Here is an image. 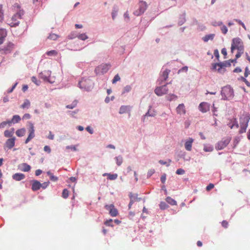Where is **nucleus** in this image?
<instances>
[{"mask_svg": "<svg viewBox=\"0 0 250 250\" xmlns=\"http://www.w3.org/2000/svg\"><path fill=\"white\" fill-rule=\"evenodd\" d=\"M13 9L16 13L6 21L7 24L11 27H16L19 25V20L21 19L24 14V11L21 9V6L18 3H15L13 5Z\"/></svg>", "mask_w": 250, "mask_h": 250, "instance_id": "nucleus-1", "label": "nucleus"}, {"mask_svg": "<svg viewBox=\"0 0 250 250\" xmlns=\"http://www.w3.org/2000/svg\"><path fill=\"white\" fill-rule=\"evenodd\" d=\"M221 95L224 100H230L234 97L233 90L229 86H225L222 89Z\"/></svg>", "mask_w": 250, "mask_h": 250, "instance_id": "nucleus-2", "label": "nucleus"}, {"mask_svg": "<svg viewBox=\"0 0 250 250\" xmlns=\"http://www.w3.org/2000/svg\"><path fill=\"white\" fill-rule=\"evenodd\" d=\"M235 49L240 51H242V49H244L243 42L241 39L239 38H234L232 40L231 52L233 53Z\"/></svg>", "mask_w": 250, "mask_h": 250, "instance_id": "nucleus-3", "label": "nucleus"}, {"mask_svg": "<svg viewBox=\"0 0 250 250\" xmlns=\"http://www.w3.org/2000/svg\"><path fill=\"white\" fill-rule=\"evenodd\" d=\"M138 4L139 8L133 12L134 15L136 16H139L143 14L147 7L146 2L144 1H140Z\"/></svg>", "mask_w": 250, "mask_h": 250, "instance_id": "nucleus-4", "label": "nucleus"}, {"mask_svg": "<svg viewBox=\"0 0 250 250\" xmlns=\"http://www.w3.org/2000/svg\"><path fill=\"white\" fill-rule=\"evenodd\" d=\"M14 45L11 42H8L6 45L2 48H0V53L1 54H7L11 52L14 48Z\"/></svg>", "mask_w": 250, "mask_h": 250, "instance_id": "nucleus-5", "label": "nucleus"}, {"mask_svg": "<svg viewBox=\"0 0 250 250\" xmlns=\"http://www.w3.org/2000/svg\"><path fill=\"white\" fill-rule=\"evenodd\" d=\"M240 120H242L243 122H240V129L239 133L240 134L246 132V129L248 127V123L249 120L248 117H244L243 118H240Z\"/></svg>", "mask_w": 250, "mask_h": 250, "instance_id": "nucleus-6", "label": "nucleus"}, {"mask_svg": "<svg viewBox=\"0 0 250 250\" xmlns=\"http://www.w3.org/2000/svg\"><path fill=\"white\" fill-rule=\"evenodd\" d=\"M230 139L229 138H227L223 139L221 141L218 142L215 146V148L217 150H221L226 147L228 145L229 143Z\"/></svg>", "mask_w": 250, "mask_h": 250, "instance_id": "nucleus-7", "label": "nucleus"}, {"mask_svg": "<svg viewBox=\"0 0 250 250\" xmlns=\"http://www.w3.org/2000/svg\"><path fill=\"white\" fill-rule=\"evenodd\" d=\"M105 208L108 210L110 216L112 217L117 216L118 214V211L113 204L106 205L105 206Z\"/></svg>", "mask_w": 250, "mask_h": 250, "instance_id": "nucleus-8", "label": "nucleus"}, {"mask_svg": "<svg viewBox=\"0 0 250 250\" xmlns=\"http://www.w3.org/2000/svg\"><path fill=\"white\" fill-rule=\"evenodd\" d=\"M29 135L27 139L25 141V144H27L31 140L35 137V129L34 125L32 123H29V129L28 130Z\"/></svg>", "mask_w": 250, "mask_h": 250, "instance_id": "nucleus-9", "label": "nucleus"}, {"mask_svg": "<svg viewBox=\"0 0 250 250\" xmlns=\"http://www.w3.org/2000/svg\"><path fill=\"white\" fill-rule=\"evenodd\" d=\"M111 65L109 64H102L98 66L96 69V72H101L102 74L106 73L110 68Z\"/></svg>", "mask_w": 250, "mask_h": 250, "instance_id": "nucleus-10", "label": "nucleus"}, {"mask_svg": "<svg viewBox=\"0 0 250 250\" xmlns=\"http://www.w3.org/2000/svg\"><path fill=\"white\" fill-rule=\"evenodd\" d=\"M167 92L168 89L167 88L166 85L157 87L155 89V94L159 96L166 94Z\"/></svg>", "mask_w": 250, "mask_h": 250, "instance_id": "nucleus-11", "label": "nucleus"}, {"mask_svg": "<svg viewBox=\"0 0 250 250\" xmlns=\"http://www.w3.org/2000/svg\"><path fill=\"white\" fill-rule=\"evenodd\" d=\"M90 82L89 80L87 81L86 79H82L79 83V85L81 88L85 89L86 90H89L91 86H87L86 84Z\"/></svg>", "mask_w": 250, "mask_h": 250, "instance_id": "nucleus-12", "label": "nucleus"}, {"mask_svg": "<svg viewBox=\"0 0 250 250\" xmlns=\"http://www.w3.org/2000/svg\"><path fill=\"white\" fill-rule=\"evenodd\" d=\"M199 108L201 112L205 113L209 110V105L207 103L202 102L199 104Z\"/></svg>", "mask_w": 250, "mask_h": 250, "instance_id": "nucleus-13", "label": "nucleus"}, {"mask_svg": "<svg viewBox=\"0 0 250 250\" xmlns=\"http://www.w3.org/2000/svg\"><path fill=\"white\" fill-rule=\"evenodd\" d=\"M16 138L15 137L8 139L5 142L6 147L9 149H11L15 146Z\"/></svg>", "mask_w": 250, "mask_h": 250, "instance_id": "nucleus-14", "label": "nucleus"}, {"mask_svg": "<svg viewBox=\"0 0 250 250\" xmlns=\"http://www.w3.org/2000/svg\"><path fill=\"white\" fill-rule=\"evenodd\" d=\"M176 110L177 113L180 115H184L186 113L185 106L183 104H179Z\"/></svg>", "mask_w": 250, "mask_h": 250, "instance_id": "nucleus-15", "label": "nucleus"}, {"mask_svg": "<svg viewBox=\"0 0 250 250\" xmlns=\"http://www.w3.org/2000/svg\"><path fill=\"white\" fill-rule=\"evenodd\" d=\"M19 169L23 172H28L31 169V167L30 165L26 163H22L19 165Z\"/></svg>", "mask_w": 250, "mask_h": 250, "instance_id": "nucleus-16", "label": "nucleus"}, {"mask_svg": "<svg viewBox=\"0 0 250 250\" xmlns=\"http://www.w3.org/2000/svg\"><path fill=\"white\" fill-rule=\"evenodd\" d=\"M194 140L191 138H189L185 143V149L188 151H191L192 145Z\"/></svg>", "mask_w": 250, "mask_h": 250, "instance_id": "nucleus-17", "label": "nucleus"}, {"mask_svg": "<svg viewBox=\"0 0 250 250\" xmlns=\"http://www.w3.org/2000/svg\"><path fill=\"white\" fill-rule=\"evenodd\" d=\"M41 188V184L37 180L32 181V189L33 191H37Z\"/></svg>", "mask_w": 250, "mask_h": 250, "instance_id": "nucleus-18", "label": "nucleus"}, {"mask_svg": "<svg viewBox=\"0 0 250 250\" xmlns=\"http://www.w3.org/2000/svg\"><path fill=\"white\" fill-rule=\"evenodd\" d=\"M25 177V175L21 173H15L12 176L13 179L17 181L22 180L24 179Z\"/></svg>", "mask_w": 250, "mask_h": 250, "instance_id": "nucleus-19", "label": "nucleus"}, {"mask_svg": "<svg viewBox=\"0 0 250 250\" xmlns=\"http://www.w3.org/2000/svg\"><path fill=\"white\" fill-rule=\"evenodd\" d=\"M225 66V65H224L223 63H214L212 64V69L213 70H217L219 72H221L222 67Z\"/></svg>", "mask_w": 250, "mask_h": 250, "instance_id": "nucleus-20", "label": "nucleus"}, {"mask_svg": "<svg viewBox=\"0 0 250 250\" xmlns=\"http://www.w3.org/2000/svg\"><path fill=\"white\" fill-rule=\"evenodd\" d=\"M14 133V128H11L10 130H6L4 132V135L5 137L10 138L13 137V134Z\"/></svg>", "mask_w": 250, "mask_h": 250, "instance_id": "nucleus-21", "label": "nucleus"}, {"mask_svg": "<svg viewBox=\"0 0 250 250\" xmlns=\"http://www.w3.org/2000/svg\"><path fill=\"white\" fill-rule=\"evenodd\" d=\"M7 35V32L5 29L3 28L0 29V44L3 43V40Z\"/></svg>", "mask_w": 250, "mask_h": 250, "instance_id": "nucleus-22", "label": "nucleus"}, {"mask_svg": "<svg viewBox=\"0 0 250 250\" xmlns=\"http://www.w3.org/2000/svg\"><path fill=\"white\" fill-rule=\"evenodd\" d=\"M25 133L26 130L24 128L19 129L16 131V135L20 137L23 136L25 134Z\"/></svg>", "mask_w": 250, "mask_h": 250, "instance_id": "nucleus-23", "label": "nucleus"}, {"mask_svg": "<svg viewBox=\"0 0 250 250\" xmlns=\"http://www.w3.org/2000/svg\"><path fill=\"white\" fill-rule=\"evenodd\" d=\"M130 107L129 106L123 105L120 108L119 113L124 114L129 111Z\"/></svg>", "mask_w": 250, "mask_h": 250, "instance_id": "nucleus-24", "label": "nucleus"}, {"mask_svg": "<svg viewBox=\"0 0 250 250\" xmlns=\"http://www.w3.org/2000/svg\"><path fill=\"white\" fill-rule=\"evenodd\" d=\"M21 120V118L19 115H14L11 119L10 120L11 124L12 123L16 124L19 123Z\"/></svg>", "mask_w": 250, "mask_h": 250, "instance_id": "nucleus-25", "label": "nucleus"}, {"mask_svg": "<svg viewBox=\"0 0 250 250\" xmlns=\"http://www.w3.org/2000/svg\"><path fill=\"white\" fill-rule=\"evenodd\" d=\"M107 176V179L110 180H114L117 178L118 175L117 174L104 173L103 176Z\"/></svg>", "mask_w": 250, "mask_h": 250, "instance_id": "nucleus-26", "label": "nucleus"}, {"mask_svg": "<svg viewBox=\"0 0 250 250\" xmlns=\"http://www.w3.org/2000/svg\"><path fill=\"white\" fill-rule=\"evenodd\" d=\"M214 36L215 35L213 34L207 35L203 38V40L205 42H207L209 40H212Z\"/></svg>", "mask_w": 250, "mask_h": 250, "instance_id": "nucleus-27", "label": "nucleus"}, {"mask_svg": "<svg viewBox=\"0 0 250 250\" xmlns=\"http://www.w3.org/2000/svg\"><path fill=\"white\" fill-rule=\"evenodd\" d=\"M30 106V101L26 99L24 100V103L21 105V107L22 109L28 108Z\"/></svg>", "mask_w": 250, "mask_h": 250, "instance_id": "nucleus-28", "label": "nucleus"}, {"mask_svg": "<svg viewBox=\"0 0 250 250\" xmlns=\"http://www.w3.org/2000/svg\"><path fill=\"white\" fill-rule=\"evenodd\" d=\"M170 70L169 69H166L163 72L162 78L164 81H166L168 77V75Z\"/></svg>", "mask_w": 250, "mask_h": 250, "instance_id": "nucleus-29", "label": "nucleus"}, {"mask_svg": "<svg viewBox=\"0 0 250 250\" xmlns=\"http://www.w3.org/2000/svg\"><path fill=\"white\" fill-rule=\"evenodd\" d=\"M213 150V147L211 146H208L207 145H204V150L205 152H211Z\"/></svg>", "mask_w": 250, "mask_h": 250, "instance_id": "nucleus-30", "label": "nucleus"}, {"mask_svg": "<svg viewBox=\"0 0 250 250\" xmlns=\"http://www.w3.org/2000/svg\"><path fill=\"white\" fill-rule=\"evenodd\" d=\"M47 174L49 176L50 180L54 182L57 181L58 180V177L55 176L50 171H48Z\"/></svg>", "mask_w": 250, "mask_h": 250, "instance_id": "nucleus-31", "label": "nucleus"}, {"mask_svg": "<svg viewBox=\"0 0 250 250\" xmlns=\"http://www.w3.org/2000/svg\"><path fill=\"white\" fill-rule=\"evenodd\" d=\"M166 201L171 205H176V201L171 198L170 197H167L166 198Z\"/></svg>", "mask_w": 250, "mask_h": 250, "instance_id": "nucleus-32", "label": "nucleus"}, {"mask_svg": "<svg viewBox=\"0 0 250 250\" xmlns=\"http://www.w3.org/2000/svg\"><path fill=\"white\" fill-rule=\"evenodd\" d=\"M116 164L118 166H120L123 163V157L121 156H117L115 158Z\"/></svg>", "mask_w": 250, "mask_h": 250, "instance_id": "nucleus-33", "label": "nucleus"}, {"mask_svg": "<svg viewBox=\"0 0 250 250\" xmlns=\"http://www.w3.org/2000/svg\"><path fill=\"white\" fill-rule=\"evenodd\" d=\"M77 37L79 39H80L83 41H84V40H86L87 39H88L87 36L84 33L79 34L77 36Z\"/></svg>", "mask_w": 250, "mask_h": 250, "instance_id": "nucleus-34", "label": "nucleus"}, {"mask_svg": "<svg viewBox=\"0 0 250 250\" xmlns=\"http://www.w3.org/2000/svg\"><path fill=\"white\" fill-rule=\"evenodd\" d=\"M58 38L59 36L54 33L50 34L49 36L48 37V39L54 41L56 40Z\"/></svg>", "mask_w": 250, "mask_h": 250, "instance_id": "nucleus-35", "label": "nucleus"}, {"mask_svg": "<svg viewBox=\"0 0 250 250\" xmlns=\"http://www.w3.org/2000/svg\"><path fill=\"white\" fill-rule=\"evenodd\" d=\"M3 6L2 4H0V21L1 22H2L4 19V15H3Z\"/></svg>", "mask_w": 250, "mask_h": 250, "instance_id": "nucleus-36", "label": "nucleus"}, {"mask_svg": "<svg viewBox=\"0 0 250 250\" xmlns=\"http://www.w3.org/2000/svg\"><path fill=\"white\" fill-rule=\"evenodd\" d=\"M7 125H10L11 123L10 122V120L7 121H4V122H2V123H1L0 124V128H3L5 127V126Z\"/></svg>", "mask_w": 250, "mask_h": 250, "instance_id": "nucleus-37", "label": "nucleus"}, {"mask_svg": "<svg viewBox=\"0 0 250 250\" xmlns=\"http://www.w3.org/2000/svg\"><path fill=\"white\" fill-rule=\"evenodd\" d=\"M58 54V52L56 50H51L46 52V55L48 56H56Z\"/></svg>", "mask_w": 250, "mask_h": 250, "instance_id": "nucleus-38", "label": "nucleus"}, {"mask_svg": "<svg viewBox=\"0 0 250 250\" xmlns=\"http://www.w3.org/2000/svg\"><path fill=\"white\" fill-rule=\"evenodd\" d=\"M69 195L68 190L67 189H64L62 191V196L63 198H67Z\"/></svg>", "mask_w": 250, "mask_h": 250, "instance_id": "nucleus-39", "label": "nucleus"}, {"mask_svg": "<svg viewBox=\"0 0 250 250\" xmlns=\"http://www.w3.org/2000/svg\"><path fill=\"white\" fill-rule=\"evenodd\" d=\"M77 102L76 101H74L71 104L67 105L66 107L69 109H73L77 105Z\"/></svg>", "mask_w": 250, "mask_h": 250, "instance_id": "nucleus-40", "label": "nucleus"}, {"mask_svg": "<svg viewBox=\"0 0 250 250\" xmlns=\"http://www.w3.org/2000/svg\"><path fill=\"white\" fill-rule=\"evenodd\" d=\"M160 208L162 209H165L166 208H167L168 206L164 202H161L160 204Z\"/></svg>", "mask_w": 250, "mask_h": 250, "instance_id": "nucleus-41", "label": "nucleus"}, {"mask_svg": "<svg viewBox=\"0 0 250 250\" xmlns=\"http://www.w3.org/2000/svg\"><path fill=\"white\" fill-rule=\"evenodd\" d=\"M113 220L111 219L109 220H107L104 222V224L107 226L113 227V225L112 224Z\"/></svg>", "mask_w": 250, "mask_h": 250, "instance_id": "nucleus-42", "label": "nucleus"}, {"mask_svg": "<svg viewBox=\"0 0 250 250\" xmlns=\"http://www.w3.org/2000/svg\"><path fill=\"white\" fill-rule=\"evenodd\" d=\"M229 127H230V128H232L234 126H236V127L237 128H238V126H239V125H238V123H237V121L236 120V119L234 120V121H233V123H232V125L229 124Z\"/></svg>", "mask_w": 250, "mask_h": 250, "instance_id": "nucleus-43", "label": "nucleus"}, {"mask_svg": "<svg viewBox=\"0 0 250 250\" xmlns=\"http://www.w3.org/2000/svg\"><path fill=\"white\" fill-rule=\"evenodd\" d=\"M120 80V77L118 74H117L115 76L113 79L112 80V83H115L117 81H119Z\"/></svg>", "mask_w": 250, "mask_h": 250, "instance_id": "nucleus-44", "label": "nucleus"}, {"mask_svg": "<svg viewBox=\"0 0 250 250\" xmlns=\"http://www.w3.org/2000/svg\"><path fill=\"white\" fill-rule=\"evenodd\" d=\"M234 21H236L237 22H238L240 25H242V26L243 27V28L245 30H246V26L242 21H241L240 20H238V19H234Z\"/></svg>", "mask_w": 250, "mask_h": 250, "instance_id": "nucleus-45", "label": "nucleus"}, {"mask_svg": "<svg viewBox=\"0 0 250 250\" xmlns=\"http://www.w3.org/2000/svg\"><path fill=\"white\" fill-rule=\"evenodd\" d=\"M221 30L222 32L224 34H227V33L228 32V28L225 25L222 26L221 28Z\"/></svg>", "mask_w": 250, "mask_h": 250, "instance_id": "nucleus-46", "label": "nucleus"}, {"mask_svg": "<svg viewBox=\"0 0 250 250\" xmlns=\"http://www.w3.org/2000/svg\"><path fill=\"white\" fill-rule=\"evenodd\" d=\"M185 171L183 169L179 168L176 170V173L178 175H182L184 174L185 173Z\"/></svg>", "mask_w": 250, "mask_h": 250, "instance_id": "nucleus-47", "label": "nucleus"}, {"mask_svg": "<svg viewBox=\"0 0 250 250\" xmlns=\"http://www.w3.org/2000/svg\"><path fill=\"white\" fill-rule=\"evenodd\" d=\"M49 184V182H44L42 184H41V188H42L43 189H45L48 186Z\"/></svg>", "mask_w": 250, "mask_h": 250, "instance_id": "nucleus-48", "label": "nucleus"}, {"mask_svg": "<svg viewBox=\"0 0 250 250\" xmlns=\"http://www.w3.org/2000/svg\"><path fill=\"white\" fill-rule=\"evenodd\" d=\"M214 187V185L213 184L210 183L206 187V190L208 191L213 188Z\"/></svg>", "mask_w": 250, "mask_h": 250, "instance_id": "nucleus-49", "label": "nucleus"}, {"mask_svg": "<svg viewBox=\"0 0 250 250\" xmlns=\"http://www.w3.org/2000/svg\"><path fill=\"white\" fill-rule=\"evenodd\" d=\"M188 66L183 67L181 69L179 70L178 73L179 74V73L182 72L183 71L187 72L188 71Z\"/></svg>", "mask_w": 250, "mask_h": 250, "instance_id": "nucleus-50", "label": "nucleus"}, {"mask_svg": "<svg viewBox=\"0 0 250 250\" xmlns=\"http://www.w3.org/2000/svg\"><path fill=\"white\" fill-rule=\"evenodd\" d=\"M229 225V223L226 220H224L222 222V226L225 228H227Z\"/></svg>", "mask_w": 250, "mask_h": 250, "instance_id": "nucleus-51", "label": "nucleus"}, {"mask_svg": "<svg viewBox=\"0 0 250 250\" xmlns=\"http://www.w3.org/2000/svg\"><path fill=\"white\" fill-rule=\"evenodd\" d=\"M176 98H177V96L174 94L169 95L167 97V99L169 101H171L172 100Z\"/></svg>", "mask_w": 250, "mask_h": 250, "instance_id": "nucleus-52", "label": "nucleus"}, {"mask_svg": "<svg viewBox=\"0 0 250 250\" xmlns=\"http://www.w3.org/2000/svg\"><path fill=\"white\" fill-rule=\"evenodd\" d=\"M244 49H242V51H238V52H237V53L236 54V55L235 56H236V59H238L239 57H240L241 55L244 53Z\"/></svg>", "mask_w": 250, "mask_h": 250, "instance_id": "nucleus-53", "label": "nucleus"}, {"mask_svg": "<svg viewBox=\"0 0 250 250\" xmlns=\"http://www.w3.org/2000/svg\"><path fill=\"white\" fill-rule=\"evenodd\" d=\"M250 74V71L249 70V68L248 67H246L245 68L244 75L245 77H247Z\"/></svg>", "mask_w": 250, "mask_h": 250, "instance_id": "nucleus-54", "label": "nucleus"}, {"mask_svg": "<svg viewBox=\"0 0 250 250\" xmlns=\"http://www.w3.org/2000/svg\"><path fill=\"white\" fill-rule=\"evenodd\" d=\"M30 118H31V115L28 113H26V114H24V115L23 116L22 119L26 120V119H29Z\"/></svg>", "mask_w": 250, "mask_h": 250, "instance_id": "nucleus-55", "label": "nucleus"}, {"mask_svg": "<svg viewBox=\"0 0 250 250\" xmlns=\"http://www.w3.org/2000/svg\"><path fill=\"white\" fill-rule=\"evenodd\" d=\"M43 149L45 151L48 152V153H50L51 152V148L50 147L48 146H44Z\"/></svg>", "mask_w": 250, "mask_h": 250, "instance_id": "nucleus-56", "label": "nucleus"}, {"mask_svg": "<svg viewBox=\"0 0 250 250\" xmlns=\"http://www.w3.org/2000/svg\"><path fill=\"white\" fill-rule=\"evenodd\" d=\"M131 90V87L129 85H127L124 87V93L128 92Z\"/></svg>", "mask_w": 250, "mask_h": 250, "instance_id": "nucleus-57", "label": "nucleus"}, {"mask_svg": "<svg viewBox=\"0 0 250 250\" xmlns=\"http://www.w3.org/2000/svg\"><path fill=\"white\" fill-rule=\"evenodd\" d=\"M161 181L162 183L164 184L166 181V175L164 174L161 177Z\"/></svg>", "mask_w": 250, "mask_h": 250, "instance_id": "nucleus-58", "label": "nucleus"}, {"mask_svg": "<svg viewBox=\"0 0 250 250\" xmlns=\"http://www.w3.org/2000/svg\"><path fill=\"white\" fill-rule=\"evenodd\" d=\"M124 17L126 21H128L129 20V14L127 11L124 14Z\"/></svg>", "mask_w": 250, "mask_h": 250, "instance_id": "nucleus-59", "label": "nucleus"}, {"mask_svg": "<svg viewBox=\"0 0 250 250\" xmlns=\"http://www.w3.org/2000/svg\"><path fill=\"white\" fill-rule=\"evenodd\" d=\"M66 149H71L74 151H76L77 150V148H76V146H66Z\"/></svg>", "mask_w": 250, "mask_h": 250, "instance_id": "nucleus-60", "label": "nucleus"}, {"mask_svg": "<svg viewBox=\"0 0 250 250\" xmlns=\"http://www.w3.org/2000/svg\"><path fill=\"white\" fill-rule=\"evenodd\" d=\"M54 138V135L53 134H52L51 131H50L49 134L48 136V138L50 140H53Z\"/></svg>", "mask_w": 250, "mask_h": 250, "instance_id": "nucleus-61", "label": "nucleus"}, {"mask_svg": "<svg viewBox=\"0 0 250 250\" xmlns=\"http://www.w3.org/2000/svg\"><path fill=\"white\" fill-rule=\"evenodd\" d=\"M86 130L90 134H93V129L90 126H87L86 128Z\"/></svg>", "mask_w": 250, "mask_h": 250, "instance_id": "nucleus-62", "label": "nucleus"}, {"mask_svg": "<svg viewBox=\"0 0 250 250\" xmlns=\"http://www.w3.org/2000/svg\"><path fill=\"white\" fill-rule=\"evenodd\" d=\"M117 10H113L112 13V18L113 19H114L115 17L116 16V15H117Z\"/></svg>", "mask_w": 250, "mask_h": 250, "instance_id": "nucleus-63", "label": "nucleus"}, {"mask_svg": "<svg viewBox=\"0 0 250 250\" xmlns=\"http://www.w3.org/2000/svg\"><path fill=\"white\" fill-rule=\"evenodd\" d=\"M42 173V170H41V169H37L35 171V175L36 176H39L40 174H41Z\"/></svg>", "mask_w": 250, "mask_h": 250, "instance_id": "nucleus-64", "label": "nucleus"}]
</instances>
